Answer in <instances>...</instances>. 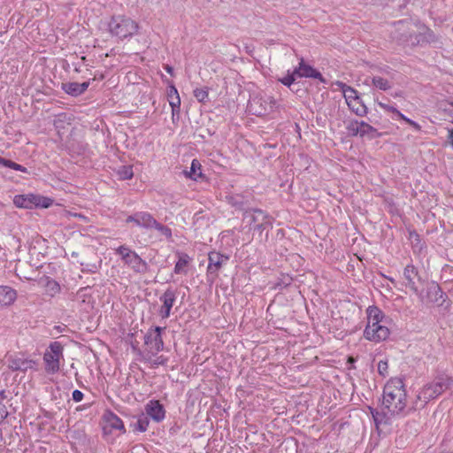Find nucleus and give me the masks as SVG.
<instances>
[{
    "instance_id": "nucleus-1",
    "label": "nucleus",
    "mask_w": 453,
    "mask_h": 453,
    "mask_svg": "<svg viewBox=\"0 0 453 453\" xmlns=\"http://www.w3.org/2000/svg\"><path fill=\"white\" fill-rule=\"evenodd\" d=\"M367 324L364 330V337L373 342L386 341L390 334V330L385 322V315L376 306H369L366 310Z\"/></svg>"
},
{
    "instance_id": "nucleus-2",
    "label": "nucleus",
    "mask_w": 453,
    "mask_h": 453,
    "mask_svg": "<svg viewBox=\"0 0 453 453\" xmlns=\"http://www.w3.org/2000/svg\"><path fill=\"white\" fill-rule=\"evenodd\" d=\"M383 406L391 413H399L406 406V392L403 380L390 379L383 389Z\"/></svg>"
},
{
    "instance_id": "nucleus-3",
    "label": "nucleus",
    "mask_w": 453,
    "mask_h": 453,
    "mask_svg": "<svg viewBox=\"0 0 453 453\" xmlns=\"http://www.w3.org/2000/svg\"><path fill=\"white\" fill-rule=\"evenodd\" d=\"M140 28L138 21L124 14L113 15L107 22L109 34L120 41L129 40L137 35Z\"/></svg>"
},
{
    "instance_id": "nucleus-4",
    "label": "nucleus",
    "mask_w": 453,
    "mask_h": 453,
    "mask_svg": "<svg viewBox=\"0 0 453 453\" xmlns=\"http://www.w3.org/2000/svg\"><path fill=\"white\" fill-rule=\"evenodd\" d=\"M453 384V380L449 377H441L436 380L424 386L418 394V398L424 403H427L436 398L446 391Z\"/></svg>"
},
{
    "instance_id": "nucleus-5",
    "label": "nucleus",
    "mask_w": 453,
    "mask_h": 453,
    "mask_svg": "<svg viewBox=\"0 0 453 453\" xmlns=\"http://www.w3.org/2000/svg\"><path fill=\"white\" fill-rule=\"evenodd\" d=\"M63 346L58 342H52L43 355L45 371L48 373H57L60 370V361L64 358Z\"/></svg>"
},
{
    "instance_id": "nucleus-6",
    "label": "nucleus",
    "mask_w": 453,
    "mask_h": 453,
    "mask_svg": "<svg viewBox=\"0 0 453 453\" xmlns=\"http://www.w3.org/2000/svg\"><path fill=\"white\" fill-rule=\"evenodd\" d=\"M13 203L16 207L24 209H32L35 207L49 208L53 204V200L40 195L27 194L15 196Z\"/></svg>"
},
{
    "instance_id": "nucleus-7",
    "label": "nucleus",
    "mask_w": 453,
    "mask_h": 453,
    "mask_svg": "<svg viewBox=\"0 0 453 453\" xmlns=\"http://www.w3.org/2000/svg\"><path fill=\"white\" fill-rule=\"evenodd\" d=\"M276 101L272 96H254L249 104L250 111L257 116H266L273 111Z\"/></svg>"
},
{
    "instance_id": "nucleus-8",
    "label": "nucleus",
    "mask_w": 453,
    "mask_h": 453,
    "mask_svg": "<svg viewBox=\"0 0 453 453\" xmlns=\"http://www.w3.org/2000/svg\"><path fill=\"white\" fill-rule=\"evenodd\" d=\"M165 327L155 326L150 328L145 335L144 343L146 350L152 356H156L164 348L162 332Z\"/></svg>"
},
{
    "instance_id": "nucleus-9",
    "label": "nucleus",
    "mask_w": 453,
    "mask_h": 453,
    "mask_svg": "<svg viewBox=\"0 0 453 453\" xmlns=\"http://www.w3.org/2000/svg\"><path fill=\"white\" fill-rule=\"evenodd\" d=\"M208 260L207 274H213L215 277H218L219 271L227 263L229 257L213 250L209 252Z\"/></svg>"
},
{
    "instance_id": "nucleus-10",
    "label": "nucleus",
    "mask_w": 453,
    "mask_h": 453,
    "mask_svg": "<svg viewBox=\"0 0 453 453\" xmlns=\"http://www.w3.org/2000/svg\"><path fill=\"white\" fill-rule=\"evenodd\" d=\"M346 129L352 136L360 135L361 137L366 135L373 136V134L377 132V130L368 123L358 120L349 121L346 126Z\"/></svg>"
},
{
    "instance_id": "nucleus-11",
    "label": "nucleus",
    "mask_w": 453,
    "mask_h": 453,
    "mask_svg": "<svg viewBox=\"0 0 453 453\" xmlns=\"http://www.w3.org/2000/svg\"><path fill=\"white\" fill-rule=\"evenodd\" d=\"M127 224L133 223L134 226L142 228H152L155 224V219L147 211H138L133 215H129L126 219Z\"/></svg>"
},
{
    "instance_id": "nucleus-12",
    "label": "nucleus",
    "mask_w": 453,
    "mask_h": 453,
    "mask_svg": "<svg viewBox=\"0 0 453 453\" xmlns=\"http://www.w3.org/2000/svg\"><path fill=\"white\" fill-rule=\"evenodd\" d=\"M160 301L162 305L159 309V315L162 319H167L170 317L171 310L175 303L176 295L173 290H166L161 296Z\"/></svg>"
},
{
    "instance_id": "nucleus-13",
    "label": "nucleus",
    "mask_w": 453,
    "mask_h": 453,
    "mask_svg": "<svg viewBox=\"0 0 453 453\" xmlns=\"http://www.w3.org/2000/svg\"><path fill=\"white\" fill-rule=\"evenodd\" d=\"M35 362L32 359L26 358L23 356H14L9 359L8 367L12 371H27L33 369Z\"/></svg>"
},
{
    "instance_id": "nucleus-14",
    "label": "nucleus",
    "mask_w": 453,
    "mask_h": 453,
    "mask_svg": "<svg viewBox=\"0 0 453 453\" xmlns=\"http://www.w3.org/2000/svg\"><path fill=\"white\" fill-rule=\"evenodd\" d=\"M37 286L44 290L50 296H55L60 292V285L49 276H42L36 280Z\"/></svg>"
},
{
    "instance_id": "nucleus-15",
    "label": "nucleus",
    "mask_w": 453,
    "mask_h": 453,
    "mask_svg": "<svg viewBox=\"0 0 453 453\" xmlns=\"http://www.w3.org/2000/svg\"><path fill=\"white\" fill-rule=\"evenodd\" d=\"M295 73L297 74L298 78H315L324 81L322 74L311 65L306 64L303 58H301L298 67L295 69Z\"/></svg>"
},
{
    "instance_id": "nucleus-16",
    "label": "nucleus",
    "mask_w": 453,
    "mask_h": 453,
    "mask_svg": "<svg viewBox=\"0 0 453 453\" xmlns=\"http://www.w3.org/2000/svg\"><path fill=\"white\" fill-rule=\"evenodd\" d=\"M145 411L146 413L157 422L165 418V409L157 400L150 401L145 406Z\"/></svg>"
},
{
    "instance_id": "nucleus-17",
    "label": "nucleus",
    "mask_w": 453,
    "mask_h": 453,
    "mask_svg": "<svg viewBox=\"0 0 453 453\" xmlns=\"http://www.w3.org/2000/svg\"><path fill=\"white\" fill-rule=\"evenodd\" d=\"M90 82H66L62 84V89L68 95L78 96L83 94L89 87Z\"/></svg>"
},
{
    "instance_id": "nucleus-18",
    "label": "nucleus",
    "mask_w": 453,
    "mask_h": 453,
    "mask_svg": "<svg viewBox=\"0 0 453 453\" xmlns=\"http://www.w3.org/2000/svg\"><path fill=\"white\" fill-rule=\"evenodd\" d=\"M167 97L169 104L172 108V116L173 118L175 115H178L180 113V97L177 88L173 85H171L169 87Z\"/></svg>"
},
{
    "instance_id": "nucleus-19",
    "label": "nucleus",
    "mask_w": 453,
    "mask_h": 453,
    "mask_svg": "<svg viewBox=\"0 0 453 453\" xmlns=\"http://www.w3.org/2000/svg\"><path fill=\"white\" fill-rule=\"evenodd\" d=\"M403 277L406 280V286L414 293H418L415 279L418 277V271L412 265H408L403 271Z\"/></svg>"
},
{
    "instance_id": "nucleus-20",
    "label": "nucleus",
    "mask_w": 453,
    "mask_h": 453,
    "mask_svg": "<svg viewBox=\"0 0 453 453\" xmlns=\"http://www.w3.org/2000/svg\"><path fill=\"white\" fill-rule=\"evenodd\" d=\"M17 298L16 291L7 286L0 287V305L7 306L14 303Z\"/></svg>"
},
{
    "instance_id": "nucleus-21",
    "label": "nucleus",
    "mask_w": 453,
    "mask_h": 453,
    "mask_svg": "<svg viewBox=\"0 0 453 453\" xmlns=\"http://www.w3.org/2000/svg\"><path fill=\"white\" fill-rule=\"evenodd\" d=\"M127 265L135 272H143L146 269V263L134 251L131 256L124 261Z\"/></svg>"
},
{
    "instance_id": "nucleus-22",
    "label": "nucleus",
    "mask_w": 453,
    "mask_h": 453,
    "mask_svg": "<svg viewBox=\"0 0 453 453\" xmlns=\"http://www.w3.org/2000/svg\"><path fill=\"white\" fill-rule=\"evenodd\" d=\"M334 85L337 86L342 91L347 104L353 101L354 99H356L357 97H358L357 90L344 84L343 82L336 81Z\"/></svg>"
},
{
    "instance_id": "nucleus-23",
    "label": "nucleus",
    "mask_w": 453,
    "mask_h": 453,
    "mask_svg": "<svg viewBox=\"0 0 453 453\" xmlns=\"http://www.w3.org/2000/svg\"><path fill=\"white\" fill-rule=\"evenodd\" d=\"M105 421L113 429L125 433V426L123 421L116 414L110 412L105 416Z\"/></svg>"
},
{
    "instance_id": "nucleus-24",
    "label": "nucleus",
    "mask_w": 453,
    "mask_h": 453,
    "mask_svg": "<svg viewBox=\"0 0 453 453\" xmlns=\"http://www.w3.org/2000/svg\"><path fill=\"white\" fill-rule=\"evenodd\" d=\"M190 260L191 259H190L188 255L183 254V253L180 254L179 255V259L176 262L175 266H174V273L176 274H180V273L186 274L187 273V267H188Z\"/></svg>"
},
{
    "instance_id": "nucleus-25",
    "label": "nucleus",
    "mask_w": 453,
    "mask_h": 453,
    "mask_svg": "<svg viewBox=\"0 0 453 453\" xmlns=\"http://www.w3.org/2000/svg\"><path fill=\"white\" fill-rule=\"evenodd\" d=\"M348 106L358 116H364L367 113L366 106L362 103L359 96L349 103Z\"/></svg>"
},
{
    "instance_id": "nucleus-26",
    "label": "nucleus",
    "mask_w": 453,
    "mask_h": 453,
    "mask_svg": "<svg viewBox=\"0 0 453 453\" xmlns=\"http://www.w3.org/2000/svg\"><path fill=\"white\" fill-rule=\"evenodd\" d=\"M201 164L197 159H193L190 166V171L187 173V175L194 180H197L202 177Z\"/></svg>"
},
{
    "instance_id": "nucleus-27",
    "label": "nucleus",
    "mask_w": 453,
    "mask_h": 453,
    "mask_svg": "<svg viewBox=\"0 0 453 453\" xmlns=\"http://www.w3.org/2000/svg\"><path fill=\"white\" fill-rule=\"evenodd\" d=\"M150 353L146 355V361L149 363L150 368H157L159 365H165L168 362V358L164 356H158L156 358H152V355L149 356Z\"/></svg>"
},
{
    "instance_id": "nucleus-28",
    "label": "nucleus",
    "mask_w": 453,
    "mask_h": 453,
    "mask_svg": "<svg viewBox=\"0 0 453 453\" xmlns=\"http://www.w3.org/2000/svg\"><path fill=\"white\" fill-rule=\"evenodd\" d=\"M372 83L380 90H388L391 88L390 82L387 79L380 76H374L372 79Z\"/></svg>"
},
{
    "instance_id": "nucleus-29",
    "label": "nucleus",
    "mask_w": 453,
    "mask_h": 453,
    "mask_svg": "<svg viewBox=\"0 0 453 453\" xmlns=\"http://www.w3.org/2000/svg\"><path fill=\"white\" fill-rule=\"evenodd\" d=\"M0 165L13 169L15 171H19L22 173L27 172V168L24 167L23 165L4 157H0Z\"/></svg>"
},
{
    "instance_id": "nucleus-30",
    "label": "nucleus",
    "mask_w": 453,
    "mask_h": 453,
    "mask_svg": "<svg viewBox=\"0 0 453 453\" xmlns=\"http://www.w3.org/2000/svg\"><path fill=\"white\" fill-rule=\"evenodd\" d=\"M118 176L120 180H131L134 176L133 167L131 165H124L118 171Z\"/></svg>"
},
{
    "instance_id": "nucleus-31",
    "label": "nucleus",
    "mask_w": 453,
    "mask_h": 453,
    "mask_svg": "<svg viewBox=\"0 0 453 453\" xmlns=\"http://www.w3.org/2000/svg\"><path fill=\"white\" fill-rule=\"evenodd\" d=\"M194 96L197 99L200 103H205L208 101L209 98V88H197L194 90Z\"/></svg>"
},
{
    "instance_id": "nucleus-32",
    "label": "nucleus",
    "mask_w": 453,
    "mask_h": 453,
    "mask_svg": "<svg viewBox=\"0 0 453 453\" xmlns=\"http://www.w3.org/2000/svg\"><path fill=\"white\" fill-rule=\"evenodd\" d=\"M400 119L403 120L405 123L412 127L416 131H421V126L413 121L412 119L407 118L405 115H403L400 111H396L395 113Z\"/></svg>"
},
{
    "instance_id": "nucleus-33",
    "label": "nucleus",
    "mask_w": 453,
    "mask_h": 453,
    "mask_svg": "<svg viewBox=\"0 0 453 453\" xmlns=\"http://www.w3.org/2000/svg\"><path fill=\"white\" fill-rule=\"evenodd\" d=\"M152 228L157 229L158 232H160L163 235L166 236L167 238H170L172 236L171 229L169 227H167L166 226L160 224L156 219H155V224H153Z\"/></svg>"
},
{
    "instance_id": "nucleus-34",
    "label": "nucleus",
    "mask_w": 453,
    "mask_h": 453,
    "mask_svg": "<svg viewBox=\"0 0 453 453\" xmlns=\"http://www.w3.org/2000/svg\"><path fill=\"white\" fill-rule=\"evenodd\" d=\"M117 253L121 257L122 260L125 261L131 256V254L134 253V251L128 247L122 245L118 248Z\"/></svg>"
},
{
    "instance_id": "nucleus-35",
    "label": "nucleus",
    "mask_w": 453,
    "mask_h": 453,
    "mask_svg": "<svg viewBox=\"0 0 453 453\" xmlns=\"http://www.w3.org/2000/svg\"><path fill=\"white\" fill-rule=\"evenodd\" d=\"M249 213H250L251 223L257 222L258 220L259 217H262V218L265 217V212L260 209H254V210L250 211Z\"/></svg>"
},
{
    "instance_id": "nucleus-36",
    "label": "nucleus",
    "mask_w": 453,
    "mask_h": 453,
    "mask_svg": "<svg viewBox=\"0 0 453 453\" xmlns=\"http://www.w3.org/2000/svg\"><path fill=\"white\" fill-rule=\"evenodd\" d=\"M377 370H378V372L381 376H383V377L387 376L388 373V361H383V360L380 361L378 363V365H377Z\"/></svg>"
},
{
    "instance_id": "nucleus-37",
    "label": "nucleus",
    "mask_w": 453,
    "mask_h": 453,
    "mask_svg": "<svg viewBox=\"0 0 453 453\" xmlns=\"http://www.w3.org/2000/svg\"><path fill=\"white\" fill-rule=\"evenodd\" d=\"M297 77V74L295 73V70L291 73H288L287 76H285L284 78H282L280 80L281 83L289 87L291 84L294 83V81L296 80Z\"/></svg>"
},
{
    "instance_id": "nucleus-38",
    "label": "nucleus",
    "mask_w": 453,
    "mask_h": 453,
    "mask_svg": "<svg viewBox=\"0 0 453 453\" xmlns=\"http://www.w3.org/2000/svg\"><path fill=\"white\" fill-rule=\"evenodd\" d=\"M379 106L383 109L384 111H388V112H392V113H395L397 109L394 106H391L389 104H384V103H381L380 102L379 103Z\"/></svg>"
},
{
    "instance_id": "nucleus-39",
    "label": "nucleus",
    "mask_w": 453,
    "mask_h": 453,
    "mask_svg": "<svg viewBox=\"0 0 453 453\" xmlns=\"http://www.w3.org/2000/svg\"><path fill=\"white\" fill-rule=\"evenodd\" d=\"M83 393L78 389H75L73 392V399L74 402L76 403H79L81 401H82L83 399Z\"/></svg>"
},
{
    "instance_id": "nucleus-40",
    "label": "nucleus",
    "mask_w": 453,
    "mask_h": 453,
    "mask_svg": "<svg viewBox=\"0 0 453 453\" xmlns=\"http://www.w3.org/2000/svg\"><path fill=\"white\" fill-rule=\"evenodd\" d=\"M448 139L449 141L450 145L452 146L453 142V128L448 129Z\"/></svg>"
},
{
    "instance_id": "nucleus-41",
    "label": "nucleus",
    "mask_w": 453,
    "mask_h": 453,
    "mask_svg": "<svg viewBox=\"0 0 453 453\" xmlns=\"http://www.w3.org/2000/svg\"><path fill=\"white\" fill-rule=\"evenodd\" d=\"M164 69L170 74V75H173V68L172 66H170L169 65H165L164 66Z\"/></svg>"
},
{
    "instance_id": "nucleus-42",
    "label": "nucleus",
    "mask_w": 453,
    "mask_h": 453,
    "mask_svg": "<svg viewBox=\"0 0 453 453\" xmlns=\"http://www.w3.org/2000/svg\"><path fill=\"white\" fill-rule=\"evenodd\" d=\"M68 215L72 216V217H74V218H79V219H86V217L80 214V213H71V212H68Z\"/></svg>"
},
{
    "instance_id": "nucleus-43",
    "label": "nucleus",
    "mask_w": 453,
    "mask_h": 453,
    "mask_svg": "<svg viewBox=\"0 0 453 453\" xmlns=\"http://www.w3.org/2000/svg\"><path fill=\"white\" fill-rule=\"evenodd\" d=\"M139 427H140L141 431H145L146 430V426H143L142 421H139Z\"/></svg>"
},
{
    "instance_id": "nucleus-44",
    "label": "nucleus",
    "mask_w": 453,
    "mask_h": 453,
    "mask_svg": "<svg viewBox=\"0 0 453 453\" xmlns=\"http://www.w3.org/2000/svg\"><path fill=\"white\" fill-rule=\"evenodd\" d=\"M349 362H354V358L353 357H349Z\"/></svg>"
},
{
    "instance_id": "nucleus-45",
    "label": "nucleus",
    "mask_w": 453,
    "mask_h": 453,
    "mask_svg": "<svg viewBox=\"0 0 453 453\" xmlns=\"http://www.w3.org/2000/svg\"><path fill=\"white\" fill-rule=\"evenodd\" d=\"M98 78H99V79H101V80H103V79H104V75H103V74L98 75Z\"/></svg>"
},
{
    "instance_id": "nucleus-46",
    "label": "nucleus",
    "mask_w": 453,
    "mask_h": 453,
    "mask_svg": "<svg viewBox=\"0 0 453 453\" xmlns=\"http://www.w3.org/2000/svg\"><path fill=\"white\" fill-rule=\"evenodd\" d=\"M98 78H99V79H101V80H103V79H104V75H103V74L98 75Z\"/></svg>"
},
{
    "instance_id": "nucleus-47",
    "label": "nucleus",
    "mask_w": 453,
    "mask_h": 453,
    "mask_svg": "<svg viewBox=\"0 0 453 453\" xmlns=\"http://www.w3.org/2000/svg\"><path fill=\"white\" fill-rule=\"evenodd\" d=\"M452 147H453V142H452Z\"/></svg>"
}]
</instances>
